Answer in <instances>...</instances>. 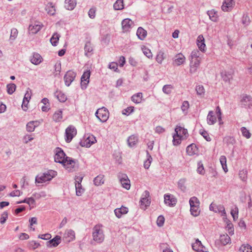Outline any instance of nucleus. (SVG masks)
<instances>
[{
    "label": "nucleus",
    "mask_w": 252,
    "mask_h": 252,
    "mask_svg": "<svg viewBox=\"0 0 252 252\" xmlns=\"http://www.w3.org/2000/svg\"><path fill=\"white\" fill-rule=\"evenodd\" d=\"M133 25V22L128 18L125 19L122 22V26L124 32L128 31Z\"/></svg>",
    "instance_id": "aec40b11"
},
{
    "label": "nucleus",
    "mask_w": 252,
    "mask_h": 252,
    "mask_svg": "<svg viewBox=\"0 0 252 252\" xmlns=\"http://www.w3.org/2000/svg\"><path fill=\"white\" fill-rule=\"evenodd\" d=\"M186 58L181 53L176 55L173 59V64L176 66H179L185 62Z\"/></svg>",
    "instance_id": "a211bd4d"
},
{
    "label": "nucleus",
    "mask_w": 252,
    "mask_h": 252,
    "mask_svg": "<svg viewBox=\"0 0 252 252\" xmlns=\"http://www.w3.org/2000/svg\"><path fill=\"white\" fill-rule=\"evenodd\" d=\"M128 212V209L127 207L122 206L119 208H116L114 210L115 215L118 218H121L123 215L127 214Z\"/></svg>",
    "instance_id": "4be33fe9"
},
{
    "label": "nucleus",
    "mask_w": 252,
    "mask_h": 252,
    "mask_svg": "<svg viewBox=\"0 0 252 252\" xmlns=\"http://www.w3.org/2000/svg\"><path fill=\"white\" fill-rule=\"evenodd\" d=\"M216 113L219 122V124L221 125L223 123L221 119V112L220 108L219 106L216 107Z\"/></svg>",
    "instance_id": "680f3d73"
},
{
    "label": "nucleus",
    "mask_w": 252,
    "mask_h": 252,
    "mask_svg": "<svg viewBox=\"0 0 252 252\" xmlns=\"http://www.w3.org/2000/svg\"><path fill=\"white\" fill-rule=\"evenodd\" d=\"M55 95L57 97L58 100L62 102H65L67 99L66 95L61 91H57L55 93Z\"/></svg>",
    "instance_id": "ea45409f"
},
{
    "label": "nucleus",
    "mask_w": 252,
    "mask_h": 252,
    "mask_svg": "<svg viewBox=\"0 0 252 252\" xmlns=\"http://www.w3.org/2000/svg\"><path fill=\"white\" fill-rule=\"evenodd\" d=\"M118 178L122 186L126 189H129L130 187V181L127 175L125 174H119Z\"/></svg>",
    "instance_id": "9b49d317"
},
{
    "label": "nucleus",
    "mask_w": 252,
    "mask_h": 252,
    "mask_svg": "<svg viewBox=\"0 0 252 252\" xmlns=\"http://www.w3.org/2000/svg\"><path fill=\"white\" fill-rule=\"evenodd\" d=\"M217 121L216 117L214 115V113L212 111L209 112L207 117V124L210 125H214Z\"/></svg>",
    "instance_id": "c85d7f7f"
},
{
    "label": "nucleus",
    "mask_w": 252,
    "mask_h": 252,
    "mask_svg": "<svg viewBox=\"0 0 252 252\" xmlns=\"http://www.w3.org/2000/svg\"><path fill=\"white\" fill-rule=\"evenodd\" d=\"M76 194L77 196H81L84 191L81 184L75 183Z\"/></svg>",
    "instance_id": "8fccbe9b"
},
{
    "label": "nucleus",
    "mask_w": 252,
    "mask_h": 252,
    "mask_svg": "<svg viewBox=\"0 0 252 252\" xmlns=\"http://www.w3.org/2000/svg\"><path fill=\"white\" fill-rule=\"evenodd\" d=\"M57 174L56 171L53 170H49L37 175L35 177V183L41 184L47 181H50L55 177Z\"/></svg>",
    "instance_id": "f257e3e1"
},
{
    "label": "nucleus",
    "mask_w": 252,
    "mask_h": 252,
    "mask_svg": "<svg viewBox=\"0 0 252 252\" xmlns=\"http://www.w3.org/2000/svg\"><path fill=\"white\" fill-rule=\"evenodd\" d=\"M231 215L234 220H236L238 218L239 210L238 207L235 206L234 208L231 210Z\"/></svg>",
    "instance_id": "13d9d810"
},
{
    "label": "nucleus",
    "mask_w": 252,
    "mask_h": 252,
    "mask_svg": "<svg viewBox=\"0 0 252 252\" xmlns=\"http://www.w3.org/2000/svg\"><path fill=\"white\" fill-rule=\"evenodd\" d=\"M42 57L37 53H34L30 57L31 62L35 65H38L42 62Z\"/></svg>",
    "instance_id": "b1692460"
},
{
    "label": "nucleus",
    "mask_w": 252,
    "mask_h": 252,
    "mask_svg": "<svg viewBox=\"0 0 252 252\" xmlns=\"http://www.w3.org/2000/svg\"><path fill=\"white\" fill-rule=\"evenodd\" d=\"M156 61L158 63L161 64L164 59V53L162 51H159L156 56Z\"/></svg>",
    "instance_id": "6e6d98bb"
},
{
    "label": "nucleus",
    "mask_w": 252,
    "mask_h": 252,
    "mask_svg": "<svg viewBox=\"0 0 252 252\" xmlns=\"http://www.w3.org/2000/svg\"><path fill=\"white\" fill-rule=\"evenodd\" d=\"M138 142V137L136 135H131L127 139L128 145L130 147H133Z\"/></svg>",
    "instance_id": "c9c22d12"
},
{
    "label": "nucleus",
    "mask_w": 252,
    "mask_h": 252,
    "mask_svg": "<svg viewBox=\"0 0 252 252\" xmlns=\"http://www.w3.org/2000/svg\"><path fill=\"white\" fill-rule=\"evenodd\" d=\"M91 72L90 70H87L84 72L81 78V87L82 90L87 88L90 81Z\"/></svg>",
    "instance_id": "6e6552de"
},
{
    "label": "nucleus",
    "mask_w": 252,
    "mask_h": 252,
    "mask_svg": "<svg viewBox=\"0 0 252 252\" xmlns=\"http://www.w3.org/2000/svg\"><path fill=\"white\" fill-rule=\"evenodd\" d=\"M16 85L13 84H9L7 85V93L9 94H12L16 90Z\"/></svg>",
    "instance_id": "5fc2aeb1"
},
{
    "label": "nucleus",
    "mask_w": 252,
    "mask_h": 252,
    "mask_svg": "<svg viewBox=\"0 0 252 252\" xmlns=\"http://www.w3.org/2000/svg\"><path fill=\"white\" fill-rule=\"evenodd\" d=\"M26 203L30 206V209L34 207L35 201L33 197L26 198Z\"/></svg>",
    "instance_id": "864d4df0"
},
{
    "label": "nucleus",
    "mask_w": 252,
    "mask_h": 252,
    "mask_svg": "<svg viewBox=\"0 0 252 252\" xmlns=\"http://www.w3.org/2000/svg\"><path fill=\"white\" fill-rule=\"evenodd\" d=\"M239 252H252V247L249 244H243L239 248Z\"/></svg>",
    "instance_id": "37998d69"
},
{
    "label": "nucleus",
    "mask_w": 252,
    "mask_h": 252,
    "mask_svg": "<svg viewBox=\"0 0 252 252\" xmlns=\"http://www.w3.org/2000/svg\"><path fill=\"white\" fill-rule=\"evenodd\" d=\"M43 25L38 22L30 25L29 27V32L32 34L37 33L42 28Z\"/></svg>",
    "instance_id": "f3484780"
},
{
    "label": "nucleus",
    "mask_w": 252,
    "mask_h": 252,
    "mask_svg": "<svg viewBox=\"0 0 252 252\" xmlns=\"http://www.w3.org/2000/svg\"><path fill=\"white\" fill-rule=\"evenodd\" d=\"M197 172L201 175H203L204 174V167L203 164L201 161L198 162V167L197 169Z\"/></svg>",
    "instance_id": "774afa93"
},
{
    "label": "nucleus",
    "mask_w": 252,
    "mask_h": 252,
    "mask_svg": "<svg viewBox=\"0 0 252 252\" xmlns=\"http://www.w3.org/2000/svg\"><path fill=\"white\" fill-rule=\"evenodd\" d=\"M63 111L59 109L56 111L53 115L52 119L56 123L61 122L63 120Z\"/></svg>",
    "instance_id": "a878e982"
},
{
    "label": "nucleus",
    "mask_w": 252,
    "mask_h": 252,
    "mask_svg": "<svg viewBox=\"0 0 252 252\" xmlns=\"http://www.w3.org/2000/svg\"><path fill=\"white\" fill-rule=\"evenodd\" d=\"M61 237L56 235L53 239L50 240L48 242L50 247H56L58 246L61 242Z\"/></svg>",
    "instance_id": "c756f323"
},
{
    "label": "nucleus",
    "mask_w": 252,
    "mask_h": 252,
    "mask_svg": "<svg viewBox=\"0 0 252 252\" xmlns=\"http://www.w3.org/2000/svg\"><path fill=\"white\" fill-rule=\"evenodd\" d=\"M75 238V232L71 229L66 230L63 236V240L65 243H69Z\"/></svg>",
    "instance_id": "9d476101"
},
{
    "label": "nucleus",
    "mask_w": 252,
    "mask_h": 252,
    "mask_svg": "<svg viewBox=\"0 0 252 252\" xmlns=\"http://www.w3.org/2000/svg\"><path fill=\"white\" fill-rule=\"evenodd\" d=\"M77 131L75 127L70 126L65 130V141L69 143L73 138L76 135Z\"/></svg>",
    "instance_id": "423d86ee"
},
{
    "label": "nucleus",
    "mask_w": 252,
    "mask_h": 252,
    "mask_svg": "<svg viewBox=\"0 0 252 252\" xmlns=\"http://www.w3.org/2000/svg\"><path fill=\"white\" fill-rule=\"evenodd\" d=\"M230 243V237L227 234H221L220 236L219 239L215 241V244L217 246H225Z\"/></svg>",
    "instance_id": "1a4fd4ad"
},
{
    "label": "nucleus",
    "mask_w": 252,
    "mask_h": 252,
    "mask_svg": "<svg viewBox=\"0 0 252 252\" xmlns=\"http://www.w3.org/2000/svg\"><path fill=\"white\" fill-rule=\"evenodd\" d=\"M189 203L190 205V212L191 215L197 217L200 214L199 210L200 202L199 199L195 196H193L189 199Z\"/></svg>",
    "instance_id": "7ed1b4c3"
},
{
    "label": "nucleus",
    "mask_w": 252,
    "mask_h": 252,
    "mask_svg": "<svg viewBox=\"0 0 252 252\" xmlns=\"http://www.w3.org/2000/svg\"><path fill=\"white\" fill-rule=\"evenodd\" d=\"M174 134L184 139H186L188 135V130L187 129L178 126H176L175 129Z\"/></svg>",
    "instance_id": "dca6fc26"
},
{
    "label": "nucleus",
    "mask_w": 252,
    "mask_h": 252,
    "mask_svg": "<svg viewBox=\"0 0 252 252\" xmlns=\"http://www.w3.org/2000/svg\"><path fill=\"white\" fill-rule=\"evenodd\" d=\"M164 218L163 216L160 215L158 217L157 220V223L158 226L161 227L163 226L164 222Z\"/></svg>",
    "instance_id": "338daca9"
},
{
    "label": "nucleus",
    "mask_w": 252,
    "mask_h": 252,
    "mask_svg": "<svg viewBox=\"0 0 252 252\" xmlns=\"http://www.w3.org/2000/svg\"><path fill=\"white\" fill-rule=\"evenodd\" d=\"M147 34V31L143 28L142 27H139L138 28L136 32V35L139 39L141 40H144L146 38Z\"/></svg>",
    "instance_id": "2f4dec72"
},
{
    "label": "nucleus",
    "mask_w": 252,
    "mask_h": 252,
    "mask_svg": "<svg viewBox=\"0 0 252 252\" xmlns=\"http://www.w3.org/2000/svg\"><path fill=\"white\" fill-rule=\"evenodd\" d=\"M197 45L199 50L202 52H205L206 50V45L205 44V39L202 34L199 35L196 40Z\"/></svg>",
    "instance_id": "412c9836"
},
{
    "label": "nucleus",
    "mask_w": 252,
    "mask_h": 252,
    "mask_svg": "<svg viewBox=\"0 0 252 252\" xmlns=\"http://www.w3.org/2000/svg\"><path fill=\"white\" fill-rule=\"evenodd\" d=\"M204 246H203L201 241L198 239L196 240L194 243L192 244V249L196 252H198L201 249L204 248Z\"/></svg>",
    "instance_id": "a19ab883"
},
{
    "label": "nucleus",
    "mask_w": 252,
    "mask_h": 252,
    "mask_svg": "<svg viewBox=\"0 0 252 252\" xmlns=\"http://www.w3.org/2000/svg\"><path fill=\"white\" fill-rule=\"evenodd\" d=\"M150 193L148 190H145L142 194L140 200V205L142 208H146L151 204V199L149 198Z\"/></svg>",
    "instance_id": "0eeeda50"
},
{
    "label": "nucleus",
    "mask_w": 252,
    "mask_h": 252,
    "mask_svg": "<svg viewBox=\"0 0 252 252\" xmlns=\"http://www.w3.org/2000/svg\"><path fill=\"white\" fill-rule=\"evenodd\" d=\"M114 8L115 10H122L124 8V0H117L114 4Z\"/></svg>",
    "instance_id": "49530a36"
},
{
    "label": "nucleus",
    "mask_w": 252,
    "mask_h": 252,
    "mask_svg": "<svg viewBox=\"0 0 252 252\" xmlns=\"http://www.w3.org/2000/svg\"><path fill=\"white\" fill-rule=\"evenodd\" d=\"M207 14L209 17L210 19L213 22H217L218 19V16L217 12L215 10L212 9L207 11Z\"/></svg>",
    "instance_id": "4c0bfd02"
},
{
    "label": "nucleus",
    "mask_w": 252,
    "mask_h": 252,
    "mask_svg": "<svg viewBox=\"0 0 252 252\" xmlns=\"http://www.w3.org/2000/svg\"><path fill=\"white\" fill-rule=\"evenodd\" d=\"M147 159L144 163V167L145 169H148L150 166L152 160V158L148 151L147 152Z\"/></svg>",
    "instance_id": "3c124183"
},
{
    "label": "nucleus",
    "mask_w": 252,
    "mask_h": 252,
    "mask_svg": "<svg viewBox=\"0 0 252 252\" xmlns=\"http://www.w3.org/2000/svg\"><path fill=\"white\" fill-rule=\"evenodd\" d=\"M173 86L171 85H165L162 88V91L164 93L169 94L171 93Z\"/></svg>",
    "instance_id": "bf43d9fd"
},
{
    "label": "nucleus",
    "mask_w": 252,
    "mask_h": 252,
    "mask_svg": "<svg viewBox=\"0 0 252 252\" xmlns=\"http://www.w3.org/2000/svg\"><path fill=\"white\" fill-rule=\"evenodd\" d=\"M143 97L142 93H138L131 96V100L135 103H140L142 101Z\"/></svg>",
    "instance_id": "58836bf2"
},
{
    "label": "nucleus",
    "mask_w": 252,
    "mask_h": 252,
    "mask_svg": "<svg viewBox=\"0 0 252 252\" xmlns=\"http://www.w3.org/2000/svg\"><path fill=\"white\" fill-rule=\"evenodd\" d=\"M96 142L95 137L93 135L88 136L80 142V144L83 147H90L92 144Z\"/></svg>",
    "instance_id": "f8f14e48"
},
{
    "label": "nucleus",
    "mask_w": 252,
    "mask_h": 252,
    "mask_svg": "<svg viewBox=\"0 0 252 252\" xmlns=\"http://www.w3.org/2000/svg\"><path fill=\"white\" fill-rule=\"evenodd\" d=\"M241 131L242 135L247 139H249L251 136V134L249 130H248L245 127H242L241 128Z\"/></svg>",
    "instance_id": "4d7b16f0"
},
{
    "label": "nucleus",
    "mask_w": 252,
    "mask_h": 252,
    "mask_svg": "<svg viewBox=\"0 0 252 252\" xmlns=\"http://www.w3.org/2000/svg\"><path fill=\"white\" fill-rule=\"evenodd\" d=\"M224 141L227 145H233L235 143V138L232 136H226L224 138Z\"/></svg>",
    "instance_id": "052dcab7"
},
{
    "label": "nucleus",
    "mask_w": 252,
    "mask_h": 252,
    "mask_svg": "<svg viewBox=\"0 0 252 252\" xmlns=\"http://www.w3.org/2000/svg\"><path fill=\"white\" fill-rule=\"evenodd\" d=\"M200 53L197 50H193L190 55V58L192 59H200Z\"/></svg>",
    "instance_id": "e2e57ef3"
},
{
    "label": "nucleus",
    "mask_w": 252,
    "mask_h": 252,
    "mask_svg": "<svg viewBox=\"0 0 252 252\" xmlns=\"http://www.w3.org/2000/svg\"><path fill=\"white\" fill-rule=\"evenodd\" d=\"M92 236L94 241L97 243H101L104 241L105 235L101 224L95 225L93 227Z\"/></svg>",
    "instance_id": "f03ea898"
},
{
    "label": "nucleus",
    "mask_w": 252,
    "mask_h": 252,
    "mask_svg": "<svg viewBox=\"0 0 252 252\" xmlns=\"http://www.w3.org/2000/svg\"><path fill=\"white\" fill-rule=\"evenodd\" d=\"M200 63V59H192L190 58L189 63V72L191 73H195Z\"/></svg>",
    "instance_id": "4468645a"
},
{
    "label": "nucleus",
    "mask_w": 252,
    "mask_h": 252,
    "mask_svg": "<svg viewBox=\"0 0 252 252\" xmlns=\"http://www.w3.org/2000/svg\"><path fill=\"white\" fill-rule=\"evenodd\" d=\"M18 32L16 28H12L11 30V33L9 37V41L12 43L14 40L16 38L18 35Z\"/></svg>",
    "instance_id": "a18cd8bd"
},
{
    "label": "nucleus",
    "mask_w": 252,
    "mask_h": 252,
    "mask_svg": "<svg viewBox=\"0 0 252 252\" xmlns=\"http://www.w3.org/2000/svg\"><path fill=\"white\" fill-rule=\"evenodd\" d=\"M60 37V35L58 34L57 33H54L52 37L50 39V42L52 45L55 46L57 45L58 41L59 40V38Z\"/></svg>",
    "instance_id": "de8ad7c7"
},
{
    "label": "nucleus",
    "mask_w": 252,
    "mask_h": 252,
    "mask_svg": "<svg viewBox=\"0 0 252 252\" xmlns=\"http://www.w3.org/2000/svg\"><path fill=\"white\" fill-rule=\"evenodd\" d=\"M55 155L54 156V160L56 162L59 163H64V161L67 157L63 151L59 147H57L55 149Z\"/></svg>",
    "instance_id": "39448f33"
},
{
    "label": "nucleus",
    "mask_w": 252,
    "mask_h": 252,
    "mask_svg": "<svg viewBox=\"0 0 252 252\" xmlns=\"http://www.w3.org/2000/svg\"><path fill=\"white\" fill-rule=\"evenodd\" d=\"M104 177L103 175H99L96 177L94 180V184L95 186H100L101 185L104 183Z\"/></svg>",
    "instance_id": "c03bdc74"
},
{
    "label": "nucleus",
    "mask_w": 252,
    "mask_h": 252,
    "mask_svg": "<svg viewBox=\"0 0 252 252\" xmlns=\"http://www.w3.org/2000/svg\"><path fill=\"white\" fill-rule=\"evenodd\" d=\"M95 115L100 122L104 123L106 122L109 118V112L106 108L102 107L97 110Z\"/></svg>",
    "instance_id": "20e7f679"
},
{
    "label": "nucleus",
    "mask_w": 252,
    "mask_h": 252,
    "mask_svg": "<svg viewBox=\"0 0 252 252\" xmlns=\"http://www.w3.org/2000/svg\"><path fill=\"white\" fill-rule=\"evenodd\" d=\"M64 162V163H62V164H63L66 169H71V168H74L75 166V161L71 158L68 157H66Z\"/></svg>",
    "instance_id": "393cba45"
},
{
    "label": "nucleus",
    "mask_w": 252,
    "mask_h": 252,
    "mask_svg": "<svg viewBox=\"0 0 252 252\" xmlns=\"http://www.w3.org/2000/svg\"><path fill=\"white\" fill-rule=\"evenodd\" d=\"M242 22L245 26H248L250 23L249 17L246 14H244L242 17Z\"/></svg>",
    "instance_id": "69168bd1"
},
{
    "label": "nucleus",
    "mask_w": 252,
    "mask_h": 252,
    "mask_svg": "<svg viewBox=\"0 0 252 252\" xmlns=\"http://www.w3.org/2000/svg\"><path fill=\"white\" fill-rule=\"evenodd\" d=\"M76 76V73L71 70L67 71L64 76L65 84L67 86H69L71 83L74 81Z\"/></svg>",
    "instance_id": "ddd939ff"
},
{
    "label": "nucleus",
    "mask_w": 252,
    "mask_h": 252,
    "mask_svg": "<svg viewBox=\"0 0 252 252\" xmlns=\"http://www.w3.org/2000/svg\"><path fill=\"white\" fill-rule=\"evenodd\" d=\"M220 161L222 167L225 172H227V168L226 166V158L224 156H220Z\"/></svg>",
    "instance_id": "09e8293b"
},
{
    "label": "nucleus",
    "mask_w": 252,
    "mask_h": 252,
    "mask_svg": "<svg viewBox=\"0 0 252 252\" xmlns=\"http://www.w3.org/2000/svg\"><path fill=\"white\" fill-rule=\"evenodd\" d=\"M186 179L181 178L178 181L177 183V186L178 189L183 192H186L187 190V187L186 185Z\"/></svg>",
    "instance_id": "473e14b6"
},
{
    "label": "nucleus",
    "mask_w": 252,
    "mask_h": 252,
    "mask_svg": "<svg viewBox=\"0 0 252 252\" xmlns=\"http://www.w3.org/2000/svg\"><path fill=\"white\" fill-rule=\"evenodd\" d=\"M241 103L244 107L250 108L252 107V97L251 96L245 95L243 96Z\"/></svg>",
    "instance_id": "5701e85b"
},
{
    "label": "nucleus",
    "mask_w": 252,
    "mask_h": 252,
    "mask_svg": "<svg viewBox=\"0 0 252 252\" xmlns=\"http://www.w3.org/2000/svg\"><path fill=\"white\" fill-rule=\"evenodd\" d=\"M195 91L197 94L201 97H204L205 93V91L204 87L202 85H198L195 87Z\"/></svg>",
    "instance_id": "79ce46f5"
},
{
    "label": "nucleus",
    "mask_w": 252,
    "mask_h": 252,
    "mask_svg": "<svg viewBox=\"0 0 252 252\" xmlns=\"http://www.w3.org/2000/svg\"><path fill=\"white\" fill-rule=\"evenodd\" d=\"M232 71H228L226 70L222 71L221 72V76L225 82H229L232 79Z\"/></svg>",
    "instance_id": "cd10ccee"
},
{
    "label": "nucleus",
    "mask_w": 252,
    "mask_h": 252,
    "mask_svg": "<svg viewBox=\"0 0 252 252\" xmlns=\"http://www.w3.org/2000/svg\"><path fill=\"white\" fill-rule=\"evenodd\" d=\"M186 151L189 156H192L195 154L197 152V148L195 144H191L187 147Z\"/></svg>",
    "instance_id": "72a5a7b5"
},
{
    "label": "nucleus",
    "mask_w": 252,
    "mask_h": 252,
    "mask_svg": "<svg viewBox=\"0 0 252 252\" xmlns=\"http://www.w3.org/2000/svg\"><path fill=\"white\" fill-rule=\"evenodd\" d=\"M235 4L234 0H224L221 6V9L223 11H229L232 9Z\"/></svg>",
    "instance_id": "2eb2a0df"
},
{
    "label": "nucleus",
    "mask_w": 252,
    "mask_h": 252,
    "mask_svg": "<svg viewBox=\"0 0 252 252\" xmlns=\"http://www.w3.org/2000/svg\"><path fill=\"white\" fill-rule=\"evenodd\" d=\"M85 55L87 57L91 56L93 54V47L90 41L86 43L84 46Z\"/></svg>",
    "instance_id": "bb28decb"
},
{
    "label": "nucleus",
    "mask_w": 252,
    "mask_h": 252,
    "mask_svg": "<svg viewBox=\"0 0 252 252\" xmlns=\"http://www.w3.org/2000/svg\"><path fill=\"white\" fill-rule=\"evenodd\" d=\"M45 10L47 13L50 15H54L56 12V9L54 5L52 2L47 3L45 7Z\"/></svg>",
    "instance_id": "f704fd0d"
},
{
    "label": "nucleus",
    "mask_w": 252,
    "mask_h": 252,
    "mask_svg": "<svg viewBox=\"0 0 252 252\" xmlns=\"http://www.w3.org/2000/svg\"><path fill=\"white\" fill-rule=\"evenodd\" d=\"M184 139H183V138H181L180 137H179V136L174 134L173 135V144L174 145V146H177L178 145H179L181 142V141L184 140Z\"/></svg>",
    "instance_id": "603ef678"
},
{
    "label": "nucleus",
    "mask_w": 252,
    "mask_h": 252,
    "mask_svg": "<svg viewBox=\"0 0 252 252\" xmlns=\"http://www.w3.org/2000/svg\"><path fill=\"white\" fill-rule=\"evenodd\" d=\"M164 199L165 204L169 206H174L177 203L176 198L173 195L168 194H164Z\"/></svg>",
    "instance_id": "6ab92c4d"
},
{
    "label": "nucleus",
    "mask_w": 252,
    "mask_h": 252,
    "mask_svg": "<svg viewBox=\"0 0 252 252\" xmlns=\"http://www.w3.org/2000/svg\"><path fill=\"white\" fill-rule=\"evenodd\" d=\"M76 0H65L64 7L67 10H73L76 6Z\"/></svg>",
    "instance_id": "7c9ffc66"
},
{
    "label": "nucleus",
    "mask_w": 252,
    "mask_h": 252,
    "mask_svg": "<svg viewBox=\"0 0 252 252\" xmlns=\"http://www.w3.org/2000/svg\"><path fill=\"white\" fill-rule=\"evenodd\" d=\"M189 106V103L188 101H184L182 103V105L181 106V109L184 113H187V110H188Z\"/></svg>",
    "instance_id": "0e129e2a"
},
{
    "label": "nucleus",
    "mask_w": 252,
    "mask_h": 252,
    "mask_svg": "<svg viewBox=\"0 0 252 252\" xmlns=\"http://www.w3.org/2000/svg\"><path fill=\"white\" fill-rule=\"evenodd\" d=\"M37 121H31L27 124V130L29 132H32L34 130L35 128L38 126Z\"/></svg>",
    "instance_id": "e433bc0d"
}]
</instances>
